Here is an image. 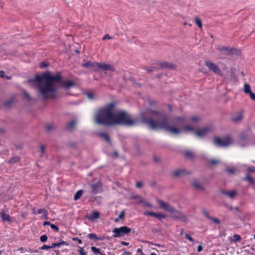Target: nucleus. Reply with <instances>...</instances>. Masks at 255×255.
I'll list each match as a JSON object with an SVG mask.
<instances>
[{"instance_id":"obj_1","label":"nucleus","mask_w":255,"mask_h":255,"mask_svg":"<svg viewBox=\"0 0 255 255\" xmlns=\"http://www.w3.org/2000/svg\"><path fill=\"white\" fill-rule=\"evenodd\" d=\"M28 82L36 84L38 91L44 100L58 98L57 84L58 83L62 84V86L65 89H69L75 85V83L71 80L62 82L59 73L53 75L50 72H47L42 75H36L34 78L29 79Z\"/></svg>"},{"instance_id":"obj_2","label":"nucleus","mask_w":255,"mask_h":255,"mask_svg":"<svg viewBox=\"0 0 255 255\" xmlns=\"http://www.w3.org/2000/svg\"><path fill=\"white\" fill-rule=\"evenodd\" d=\"M115 104L111 103L98 109L95 115V122L101 125L111 126L115 125L132 126L137 120L133 119L127 112L122 111H114Z\"/></svg>"},{"instance_id":"obj_3","label":"nucleus","mask_w":255,"mask_h":255,"mask_svg":"<svg viewBox=\"0 0 255 255\" xmlns=\"http://www.w3.org/2000/svg\"><path fill=\"white\" fill-rule=\"evenodd\" d=\"M145 122L152 129L162 128L173 134H178L180 132V129L176 127L169 126L168 121L165 118L160 121H154L152 119H149Z\"/></svg>"},{"instance_id":"obj_4","label":"nucleus","mask_w":255,"mask_h":255,"mask_svg":"<svg viewBox=\"0 0 255 255\" xmlns=\"http://www.w3.org/2000/svg\"><path fill=\"white\" fill-rule=\"evenodd\" d=\"M213 143L214 145L218 146L226 147L232 143V140L228 136L223 138L216 137L213 140Z\"/></svg>"},{"instance_id":"obj_5","label":"nucleus","mask_w":255,"mask_h":255,"mask_svg":"<svg viewBox=\"0 0 255 255\" xmlns=\"http://www.w3.org/2000/svg\"><path fill=\"white\" fill-rule=\"evenodd\" d=\"M131 229L127 226H123L120 228H115L113 232L115 234L113 237L115 238L120 237L124 236L125 234L129 233Z\"/></svg>"},{"instance_id":"obj_6","label":"nucleus","mask_w":255,"mask_h":255,"mask_svg":"<svg viewBox=\"0 0 255 255\" xmlns=\"http://www.w3.org/2000/svg\"><path fill=\"white\" fill-rule=\"evenodd\" d=\"M216 49L222 54L228 56L235 54L237 50L235 48H231L224 46H219Z\"/></svg>"},{"instance_id":"obj_7","label":"nucleus","mask_w":255,"mask_h":255,"mask_svg":"<svg viewBox=\"0 0 255 255\" xmlns=\"http://www.w3.org/2000/svg\"><path fill=\"white\" fill-rule=\"evenodd\" d=\"M205 66L209 69V70L213 72L218 75H222L221 71L218 68V66L210 61H206L205 62Z\"/></svg>"},{"instance_id":"obj_8","label":"nucleus","mask_w":255,"mask_h":255,"mask_svg":"<svg viewBox=\"0 0 255 255\" xmlns=\"http://www.w3.org/2000/svg\"><path fill=\"white\" fill-rule=\"evenodd\" d=\"M171 217L176 220H179L183 222H186L188 220L186 216L182 213L177 211L174 208V211L171 212Z\"/></svg>"},{"instance_id":"obj_9","label":"nucleus","mask_w":255,"mask_h":255,"mask_svg":"<svg viewBox=\"0 0 255 255\" xmlns=\"http://www.w3.org/2000/svg\"><path fill=\"white\" fill-rule=\"evenodd\" d=\"M211 130V128L210 127L207 126L198 129L196 131H194V133L197 137H203Z\"/></svg>"},{"instance_id":"obj_10","label":"nucleus","mask_w":255,"mask_h":255,"mask_svg":"<svg viewBox=\"0 0 255 255\" xmlns=\"http://www.w3.org/2000/svg\"><path fill=\"white\" fill-rule=\"evenodd\" d=\"M190 171L185 169H179L174 171L172 173L175 177H181L186 175L190 174Z\"/></svg>"},{"instance_id":"obj_11","label":"nucleus","mask_w":255,"mask_h":255,"mask_svg":"<svg viewBox=\"0 0 255 255\" xmlns=\"http://www.w3.org/2000/svg\"><path fill=\"white\" fill-rule=\"evenodd\" d=\"M157 202L159 205H160V207L162 209L165 210V211H167L170 213L174 211V207L171 206L168 203L164 202L160 200H158Z\"/></svg>"},{"instance_id":"obj_12","label":"nucleus","mask_w":255,"mask_h":255,"mask_svg":"<svg viewBox=\"0 0 255 255\" xmlns=\"http://www.w3.org/2000/svg\"><path fill=\"white\" fill-rule=\"evenodd\" d=\"M99 63L96 62L88 61L83 64V66L87 68L96 71L99 69Z\"/></svg>"},{"instance_id":"obj_13","label":"nucleus","mask_w":255,"mask_h":255,"mask_svg":"<svg viewBox=\"0 0 255 255\" xmlns=\"http://www.w3.org/2000/svg\"><path fill=\"white\" fill-rule=\"evenodd\" d=\"M99 68L104 71H115V68L113 65L105 63H99Z\"/></svg>"},{"instance_id":"obj_14","label":"nucleus","mask_w":255,"mask_h":255,"mask_svg":"<svg viewBox=\"0 0 255 255\" xmlns=\"http://www.w3.org/2000/svg\"><path fill=\"white\" fill-rule=\"evenodd\" d=\"M244 117V111H239L235 114H234L232 117V121L234 123H238L240 122L243 118Z\"/></svg>"},{"instance_id":"obj_15","label":"nucleus","mask_w":255,"mask_h":255,"mask_svg":"<svg viewBox=\"0 0 255 255\" xmlns=\"http://www.w3.org/2000/svg\"><path fill=\"white\" fill-rule=\"evenodd\" d=\"M159 65L162 68H168L169 69H175L176 65L173 63L163 61L159 64Z\"/></svg>"},{"instance_id":"obj_16","label":"nucleus","mask_w":255,"mask_h":255,"mask_svg":"<svg viewBox=\"0 0 255 255\" xmlns=\"http://www.w3.org/2000/svg\"><path fill=\"white\" fill-rule=\"evenodd\" d=\"M91 189L93 193L95 194L99 193L102 190L101 184L100 182H97L91 185Z\"/></svg>"},{"instance_id":"obj_17","label":"nucleus","mask_w":255,"mask_h":255,"mask_svg":"<svg viewBox=\"0 0 255 255\" xmlns=\"http://www.w3.org/2000/svg\"><path fill=\"white\" fill-rule=\"evenodd\" d=\"M191 184L196 190H204V187L201 184H200L198 182L197 180L196 179H193L191 181Z\"/></svg>"},{"instance_id":"obj_18","label":"nucleus","mask_w":255,"mask_h":255,"mask_svg":"<svg viewBox=\"0 0 255 255\" xmlns=\"http://www.w3.org/2000/svg\"><path fill=\"white\" fill-rule=\"evenodd\" d=\"M222 193L228 196L231 199H234L237 195V191L235 190L230 191H222Z\"/></svg>"},{"instance_id":"obj_19","label":"nucleus","mask_w":255,"mask_h":255,"mask_svg":"<svg viewBox=\"0 0 255 255\" xmlns=\"http://www.w3.org/2000/svg\"><path fill=\"white\" fill-rule=\"evenodd\" d=\"M76 121L74 120L67 123L66 125L67 129L69 130H74L76 128Z\"/></svg>"},{"instance_id":"obj_20","label":"nucleus","mask_w":255,"mask_h":255,"mask_svg":"<svg viewBox=\"0 0 255 255\" xmlns=\"http://www.w3.org/2000/svg\"><path fill=\"white\" fill-rule=\"evenodd\" d=\"M0 216L2 218V220L3 221H7L8 222H11L9 215L4 212L3 211L0 213Z\"/></svg>"},{"instance_id":"obj_21","label":"nucleus","mask_w":255,"mask_h":255,"mask_svg":"<svg viewBox=\"0 0 255 255\" xmlns=\"http://www.w3.org/2000/svg\"><path fill=\"white\" fill-rule=\"evenodd\" d=\"M184 156L190 159H194L196 157V155L194 152L188 150L184 151Z\"/></svg>"},{"instance_id":"obj_22","label":"nucleus","mask_w":255,"mask_h":255,"mask_svg":"<svg viewBox=\"0 0 255 255\" xmlns=\"http://www.w3.org/2000/svg\"><path fill=\"white\" fill-rule=\"evenodd\" d=\"M207 161L211 166H215L220 162L219 160L216 159H208L207 160Z\"/></svg>"},{"instance_id":"obj_23","label":"nucleus","mask_w":255,"mask_h":255,"mask_svg":"<svg viewBox=\"0 0 255 255\" xmlns=\"http://www.w3.org/2000/svg\"><path fill=\"white\" fill-rule=\"evenodd\" d=\"M98 135L99 136L105 139L106 141L111 142V139L108 134L106 133L100 132L98 133Z\"/></svg>"},{"instance_id":"obj_24","label":"nucleus","mask_w":255,"mask_h":255,"mask_svg":"<svg viewBox=\"0 0 255 255\" xmlns=\"http://www.w3.org/2000/svg\"><path fill=\"white\" fill-rule=\"evenodd\" d=\"M100 217V213L98 211L93 212L90 215L89 219L91 220H95L98 219Z\"/></svg>"},{"instance_id":"obj_25","label":"nucleus","mask_w":255,"mask_h":255,"mask_svg":"<svg viewBox=\"0 0 255 255\" xmlns=\"http://www.w3.org/2000/svg\"><path fill=\"white\" fill-rule=\"evenodd\" d=\"M20 160V158L18 156H13L11 157L8 161V163L10 164H13L17 162Z\"/></svg>"},{"instance_id":"obj_26","label":"nucleus","mask_w":255,"mask_h":255,"mask_svg":"<svg viewBox=\"0 0 255 255\" xmlns=\"http://www.w3.org/2000/svg\"><path fill=\"white\" fill-rule=\"evenodd\" d=\"M83 194V191L82 190H78L74 195V200H78L80 198Z\"/></svg>"},{"instance_id":"obj_27","label":"nucleus","mask_w":255,"mask_h":255,"mask_svg":"<svg viewBox=\"0 0 255 255\" xmlns=\"http://www.w3.org/2000/svg\"><path fill=\"white\" fill-rule=\"evenodd\" d=\"M244 91L245 93L249 94L251 91L250 86L248 84H245L244 86Z\"/></svg>"},{"instance_id":"obj_28","label":"nucleus","mask_w":255,"mask_h":255,"mask_svg":"<svg viewBox=\"0 0 255 255\" xmlns=\"http://www.w3.org/2000/svg\"><path fill=\"white\" fill-rule=\"evenodd\" d=\"M140 203H142L143 204V206L144 207H147L149 208L152 207V205L151 203L144 200L142 199L140 201Z\"/></svg>"},{"instance_id":"obj_29","label":"nucleus","mask_w":255,"mask_h":255,"mask_svg":"<svg viewBox=\"0 0 255 255\" xmlns=\"http://www.w3.org/2000/svg\"><path fill=\"white\" fill-rule=\"evenodd\" d=\"M88 238L92 240H98L99 238L97 237V235L94 233H90L88 235Z\"/></svg>"},{"instance_id":"obj_30","label":"nucleus","mask_w":255,"mask_h":255,"mask_svg":"<svg viewBox=\"0 0 255 255\" xmlns=\"http://www.w3.org/2000/svg\"><path fill=\"white\" fill-rule=\"evenodd\" d=\"M195 22L196 23V24L197 25V26L199 27V28H202V21L201 20H200V18H199L198 17H196L195 18Z\"/></svg>"},{"instance_id":"obj_31","label":"nucleus","mask_w":255,"mask_h":255,"mask_svg":"<svg viewBox=\"0 0 255 255\" xmlns=\"http://www.w3.org/2000/svg\"><path fill=\"white\" fill-rule=\"evenodd\" d=\"M191 120L193 123H196L201 120V118L198 116H193L191 118Z\"/></svg>"},{"instance_id":"obj_32","label":"nucleus","mask_w":255,"mask_h":255,"mask_svg":"<svg viewBox=\"0 0 255 255\" xmlns=\"http://www.w3.org/2000/svg\"><path fill=\"white\" fill-rule=\"evenodd\" d=\"M225 171L230 175H234L235 172V169L233 168H226Z\"/></svg>"},{"instance_id":"obj_33","label":"nucleus","mask_w":255,"mask_h":255,"mask_svg":"<svg viewBox=\"0 0 255 255\" xmlns=\"http://www.w3.org/2000/svg\"><path fill=\"white\" fill-rule=\"evenodd\" d=\"M91 250L96 254H101L103 255V254L101 253L100 250L99 248H97L95 247H92Z\"/></svg>"},{"instance_id":"obj_34","label":"nucleus","mask_w":255,"mask_h":255,"mask_svg":"<svg viewBox=\"0 0 255 255\" xmlns=\"http://www.w3.org/2000/svg\"><path fill=\"white\" fill-rule=\"evenodd\" d=\"M245 180H247L249 181L251 183H253L254 179L253 178L250 176L249 174L246 175V177L244 179Z\"/></svg>"},{"instance_id":"obj_35","label":"nucleus","mask_w":255,"mask_h":255,"mask_svg":"<svg viewBox=\"0 0 255 255\" xmlns=\"http://www.w3.org/2000/svg\"><path fill=\"white\" fill-rule=\"evenodd\" d=\"M56 246L57 247H59L61 246H68L69 245V244L65 242V241H61V242H60L59 243H56Z\"/></svg>"},{"instance_id":"obj_36","label":"nucleus","mask_w":255,"mask_h":255,"mask_svg":"<svg viewBox=\"0 0 255 255\" xmlns=\"http://www.w3.org/2000/svg\"><path fill=\"white\" fill-rule=\"evenodd\" d=\"M154 217L157 218L159 220H161L162 219L165 218L166 216L165 215L162 214L155 213Z\"/></svg>"},{"instance_id":"obj_37","label":"nucleus","mask_w":255,"mask_h":255,"mask_svg":"<svg viewBox=\"0 0 255 255\" xmlns=\"http://www.w3.org/2000/svg\"><path fill=\"white\" fill-rule=\"evenodd\" d=\"M184 129L188 131H194V128L191 126H186L184 127Z\"/></svg>"},{"instance_id":"obj_38","label":"nucleus","mask_w":255,"mask_h":255,"mask_svg":"<svg viewBox=\"0 0 255 255\" xmlns=\"http://www.w3.org/2000/svg\"><path fill=\"white\" fill-rule=\"evenodd\" d=\"M54 128V126L52 124H47L46 126V129L47 131H50Z\"/></svg>"},{"instance_id":"obj_39","label":"nucleus","mask_w":255,"mask_h":255,"mask_svg":"<svg viewBox=\"0 0 255 255\" xmlns=\"http://www.w3.org/2000/svg\"><path fill=\"white\" fill-rule=\"evenodd\" d=\"M40 156H42L45 153V146L43 145H41L40 147Z\"/></svg>"},{"instance_id":"obj_40","label":"nucleus","mask_w":255,"mask_h":255,"mask_svg":"<svg viewBox=\"0 0 255 255\" xmlns=\"http://www.w3.org/2000/svg\"><path fill=\"white\" fill-rule=\"evenodd\" d=\"M144 215L146 216H155V213L153 212L146 211L144 213Z\"/></svg>"},{"instance_id":"obj_41","label":"nucleus","mask_w":255,"mask_h":255,"mask_svg":"<svg viewBox=\"0 0 255 255\" xmlns=\"http://www.w3.org/2000/svg\"><path fill=\"white\" fill-rule=\"evenodd\" d=\"M47 240V236L45 235L41 236L40 238V240L41 242H44Z\"/></svg>"},{"instance_id":"obj_42","label":"nucleus","mask_w":255,"mask_h":255,"mask_svg":"<svg viewBox=\"0 0 255 255\" xmlns=\"http://www.w3.org/2000/svg\"><path fill=\"white\" fill-rule=\"evenodd\" d=\"M80 255H87V252L84 251V249L82 248H80L78 251Z\"/></svg>"},{"instance_id":"obj_43","label":"nucleus","mask_w":255,"mask_h":255,"mask_svg":"<svg viewBox=\"0 0 255 255\" xmlns=\"http://www.w3.org/2000/svg\"><path fill=\"white\" fill-rule=\"evenodd\" d=\"M234 241H239L241 239V237L237 234L234 235Z\"/></svg>"},{"instance_id":"obj_44","label":"nucleus","mask_w":255,"mask_h":255,"mask_svg":"<svg viewBox=\"0 0 255 255\" xmlns=\"http://www.w3.org/2000/svg\"><path fill=\"white\" fill-rule=\"evenodd\" d=\"M50 227L56 232L59 231V228L57 226H56L54 224H51V225H50Z\"/></svg>"},{"instance_id":"obj_45","label":"nucleus","mask_w":255,"mask_h":255,"mask_svg":"<svg viewBox=\"0 0 255 255\" xmlns=\"http://www.w3.org/2000/svg\"><path fill=\"white\" fill-rule=\"evenodd\" d=\"M46 210L45 209H39L37 210V213L39 214L46 213ZM45 215L46 216V215Z\"/></svg>"},{"instance_id":"obj_46","label":"nucleus","mask_w":255,"mask_h":255,"mask_svg":"<svg viewBox=\"0 0 255 255\" xmlns=\"http://www.w3.org/2000/svg\"><path fill=\"white\" fill-rule=\"evenodd\" d=\"M210 219H211L215 223H217V224H220V220H218V219L216 218L211 217Z\"/></svg>"},{"instance_id":"obj_47","label":"nucleus","mask_w":255,"mask_h":255,"mask_svg":"<svg viewBox=\"0 0 255 255\" xmlns=\"http://www.w3.org/2000/svg\"><path fill=\"white\" fill-rule=\"evenodd\" d=\"M125 217V211H122L119 216V218L120 219H123L124 218V217Z\"/></svg>"},{"instance_id":"obj_48","label":"nucleus","mask_w":255,"mask_h":255,"mask_svg":"<svg viewBox=\"0 0 255 255\" xmlns=\"http://www.w3.org/2000/svg\"><path fill=\"white\" fill-rule=\"evenodd\" d=\"M23 95H24V97L26 98V99H27L29 100H31V98H30V96L26 92L24 91L23 92Z\"/></svg>"},{"instance_id":"obj_49","label":"nucleus","mask_w":255,"mask_h":255,"mask_svg":"<svg viewBox=\"0 0 255 255\" xmlns=\"http://www.w3.org/2000/svg\"><path fill=\"white\" fill-rule=\"evenodd\" d=\"M111 38H112V37L110 36V35H109V34H105V35L103 36V37L102 39H103V40H106V39H111Z\"/></svg>"},{"instance_id":"obj_50","label":"nucleus","mask_w":255,"mask_h":255,"mask_svg":"<svg viewBox=\"0 0 255 255\" xmlns=\"http://www.w3.org/2000/svg\"><path fill=\"white\" fill-rule=\"evenodd\" d=\"M41 250H48L50 249V246L48 245H43L41 247Z\"/></svg>"},{"instance_id":"obj_51","label":"nucleus","mask_w":255,"mask_h":255,"mask_svg":"<svg viewBox=\"0 0 255 255\" xmlns=\"http://www.w3.org/2000/svg\"><path fill=\"white\" fill-rule=\"evenodd\" d=\"M230 72L231 77H229L227 76L225 77V78H226V79H229V80H231L232 79V77H233V75L234 74V73L232 71H231Z\"/></svg>"},{"instance_id":"obj_52","label":"nucleus","mask_w":255,"mask_h":255,"mask_svg":"<svg viewBox=\"0 0 255 255\" xmlns=\"http://www.w3.org/2000/svg\"><path fill=\"white\" fill-rule=\"evenodd\" d=\"M249 94H250L251 98L253 100H255V94L252 92Z\"/></svg>"},{"instance_id":"obj_53","label":"nucleus","mask_w":255,"mask_h":255,"mask_svg":"<svg viewBox=\"0 0 255 255\" xmlns=\"http://www.w3.org/2000/svg\"><path fill=\"white\" fill-rule=\"evenodd\" d=\"M40 66L41 68H45L47 66V64L45 62L41 63Z\"/></svg>"},{"instance_id":"obj_54","label":"nucleus","mask_w":255,"mask_h":255,"mask_svg":"<svg viewBox=\"0 0 255 255\" xmlns=\"http://www.w3.org/2000/svg\"><path fill=\"white\" fill-rule=\"evenodd\" d=\"M142 186V183L140 182H137L136 183V188H140Z\"/></svg>"},{"instance_id":"obj_55","label":"nucleus","mask_w":255,"mask_h":255,"mask_svg":"<svg viewBox=\"0 0 255 255\" xmlns=\"http://www.w3.org/2000/svg\"><path fill=\"white\" fill-rule=\"evenodd\" d=\"M0 77L1 78H4L5 77V73L3 71L1 70L0 71Z\"/></svg>"},{"instance_id":"obj_56","label":"nucleus","mask_w":255,"mask_h":255,"mask_svg":"<svg viewBox=\"0 0 255 255\" xmlns=\"http://www.w3.org/2000/svg\"><path fill=\"white\" fill-rule=\"evenodd\" d=\"M45 213H43V216L41 217V218H43L44 219H48V212L47 210L46 211V216L45 215Z\"/></svg>"},{"instance_id":"obj_57","label":"nucleus","mask_w":255,"mask_h":255,"mask_svg":"<svg viewBox=\"0 0 255 255\" xmlns=\"http://www.w3.org/2000/svg\"><path fill=\"white\" fill-rule=\"evenodd\" d=\"M185 237L187 239H188L190 241H191V242L193 241V239L188 234H186L185 235Z\"/></svg>"},{"instance_id":"obj_58","label":"nucleus","mask_w":255,"mask_h":255,"mask_svg":"<svg viewBox=\"0 0 255 255\" xmlns=\"http://www.w3.org/2000/svg\"><path fill=\"white\" fill-rule=\"evenodd\" d=\"M248 171L249 172H255V167H249L247 169Z\"/></svg>"},{"instance_id":"obj_59","label":"nucleus","mask_w":255,"mask_h":255,"mask_svg":"<svg viewBox=\"0 0 255 255\" xmlns=\"http://www.w3.org/2000/svg\"><path fill=\"white\" fill-rule=\"evenodd\" d=\"M154 161L155 162H159L160 161V158L157 156H154L153 157Z\"/></svg>"},{"instance_id":"obj_60","label":"nucleus","mask_w":255,"mask_h":255,"mask_svg":"<svg viewBox=\"0 0 255 255\" xmlns=\"http://www.w3.org/2000/svg\"><path fill=\"white\" fill-rule=\"evenodd\" d=\"M203 213H204V215L207 218L210 219L211 217L209 216V214L206 211H204Z\"/></svg>"},{"instance_id":"obj_61","label":"nucleus","mask_w":255,"mask_h":255,"mask_svg":"<svg viewBox=\"0 0 255 255\" xmlns=\"http://www.w3.org/2000/svg\"><path fill=\"white\" fill-rule=\"evenodd\" d=\"M202 249H203V247L201 245L199 246L197 248V251L199 252H201L202 250Z\"/></svg>"},{"instance_id":"obj_62","label":"nucleus","mask_w":255,"mask_h":255,"mask_svg":"<svg viewBox=\"0 0 255 255\" xmlns=\"http://www.w3.org/2000/svg\"><path fill=\"white\" fill-rule=\"evenodd\" d=\"M51 224L50 222H48V221H46V222H44L43 223V226H46V225H51Z\"/></svg>"},{"instance_id":"obj_63","label":"nucleus","mask_w":255,"mask_h":255,"mask_svg":"<svg viewBox=\"0 0 255 255\" xmlns=\"http://www.w3.org/2000/svg\"><path fill=\"white\" fill-rule=\"evenodd\" d=\"M56 243H52L51 246H50V249L54 248L55 247H57Z\"/></svg>"},{"instance_id":"obj_64","label":"nucleus","mask_w":255,"mask_h":255,"mask_svg":"<svg viewBox=\"0 0 255 255\" xmlns=\"http://www.w3.org/2000/svg\"><path fill=\"white\" fill-rule=\"evenodd\" d=\"M176 121L177 122L182 121H183V119L182 118H180V117H177L176 118Z\"/></svg>"}]
</instances>
